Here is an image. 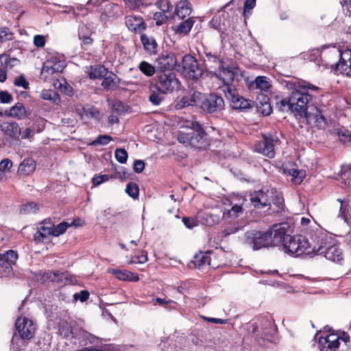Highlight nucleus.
I'll list each match as a JSON object with an SVG mask.
<instances>
[{
  "label": "nucleus",
  "mask_w": 351,
  "mask_h": 351,
  "mask_svg": "<svg viewBox=\"0 0 351 351\" xmlns=\"http://www.w3.org/2000/svg\"><path fill=\"white\" fill-rule=\"evenodd\" d=\"M289 225L287 223H281L274 225L268 231L271 237V246L282 245L287 240L289 234Z\"/></svg>",
  "instance_id": "nucleus-17"
},
{
  "label": "nucleus",
  "mask_w": 351,
  "mask_h": 351,
  "mask_svg": "<svg viewBox=\"0 0 351 351\" xmlns=\"http://www.w3.org/2000/svg\"><path fill=\"white\" fill-rule=\"evenodd\" d=\"M274 193L271 195V204H274L276 206H278L279 208H281L283 206V197L282 196L281 193L277 191L274 189H271Z\"/></svg>",
  "instance_id": "nucleus-47"
},
{
  "label": "nucleus",
  "mask_w": 351,
  "mask_h": 351,
  "mask_svg": "<svg viewBox=\"0 0 351 351\" xmlns=\"http://www.w3.org/2000/svg\"><path fill=\"white\" fill-rule=\"evenodd\" d=\"M71 226V224L66 221H63L54 226L53 228V237H59L64 234L66 230Z\"/></svg>",
  "instance_id": "nucleus-45"
},
{
  "label": "nucleus",
  "mask_w": 351,
  "mask_h": 351,
  "mask_svg": "<svg viewBox=\"0 0 351 351\" xmlns=\"http://www.w3.org/2000/svg\"><path fill=\"white\" fill-rule=\"evenodd\" d=\"M14 84L15 86L22 87L24 89L29 88V83L23 75H20L14 80Z\"/></svg>",
  "instance_id": "nucleus-60"
},
{
  "label": "nucleus",
  "mask_w": 351,
  "mask_h": 351,
  "mask_svg": "<svg viewBox=\"0 0 351 351\" xmlns=\"http://www.w3.org/2000/svg\"><path fill=\"white\" fill-rule=\"evenodd\" d=\"M18 259L17 253L12 250L0 253V277H10L13 274V265Z\"/></svg>",
  "instance_id": "nucleus-14"
},
{
  "label": "nucleus",
  "mask_w": 351,
  "mask_h": 351,
  "mask_svg": "<svg viewBox=\"0 0 351 351\" xmlns=\"http://www.w3.org/2000/svg\"><path fill=\"white\" fill-rule=\"evenodd\" d=\"M35 129L28 127L23 131L21 130L20 136L22 139H32L34 136Z\"/></svg>",
  "instance_id": "nucleus-59"
},
{
  "label": "nucleus",
  "mask_w": 351,
  "mask_h": 351,
  "mask_svg": "<svg viewBox=\"0 0 351 351\" xmlns=\"http://www.w3.org/2000/svg\"><path fill=\"white\" fill-rule=\"evenodd\" d=\"M65 61L56 57L47 60L43 65L41 76L45 80H49L53 77L54 75H58L65 67Z\"/></svg>",
  "instance_id": "nucleus-13"
},
{
  "label": "nucleus",
  "mask_w": 351,
  "mask_h": 351,
  "mask_svg": "<svg viewBox=\"0 0 351 351\" xmlns=\"http://www.w3.org/2000/svg\"><path fill=\"white\" fill-rule=\"evenodd\" d=\"M17 333L12 339V345L16 349H21L25 346L24 341L31 339L36 330V324L30 319L23 317H19L15 323Z\"/></svg>",
  "instance_id": "nucleus-4"
},
{
  "label": "nucleus",
  "mask_w": 351,
  "mask_h": 351,
  "mask_svg": "<svg viewBox=\"0 0 351 351\" xmlns=\"http://www.w3.org/2000/svg\"><path fill=\"white\" fill-rule=\"evenodd\" d=\"M112 109L114 112H117L118 114L122 113L125 111V106L120 101H114L112 103Z\"/></svg>",
  "instance_id": "nucleus-64"
},
{
  "label": "nucleus",
  "mask_w": 351,
  "mask_h": 351,
  "mask_svg": "<svg viewBox=\"0 0 351 351\" xmlns=\"http://www.w3.org/2000/svg\"><path fill=\"white\" fill-rule=\"evenodd\" d=\"M251 327L252 335L258 344L263 346L265 341H275L274 335L277 328L271 319L265 317L258 322L252 324Z\"/></svg>",
  "instance_id": "nucleus-5"
},
{
  "label": "nucleus",
  "mask_w": 351,
  "mask_h": 351,
  "mask_svg": "<svg viewBox=\"0 0 351 351\" xmlns=\"http://www.w3.org/2000/svg\"><path fill=\"white\" fill-rule=\"evenodd\" d=\"M206 66L215 70V75L227 85L232 83L239 75V69L235 62L224 61L217 55L206 53L204 58Z\"/></svg>",
  "instance_id": "nucleus-2"
},
{
  "label": "nucleus",
  "mask_w": 351,
  "mask_h": 351,
  "mask_svg": "<svg viewBox=\"0 0 351 351\" xmlns=\"http://www.w3.org/2000/svg\"><path fill=\"white\" fill-rule=\"evenodd\" d=\"M279 143L280 139L276 134L269 133L263 135V141L259 143L257 150L269 158H273L276 154L274 147Z\"/></svg>",
  "instance_id": "nucleus-16"
},
{
  "label": "nucleus",
  "mask_w": 351,
  "mask_h": 351,
  "mask_svg": "<svg viewBox=\"0 0 351 351\" xmlns=\"http://www.w3.org/2000/svg\"><path fill=\"white\" fill-rule=\"evenodd\" d=\"M256 5V0H245L244 3L243 14L245 16L250 14V10Z\"/></svg>",
  "instance_id": "nucleus-62"
},
{
  "label": "nucleus",
  "mask_w": 351,
  "mask_h": 351,
  "mask_svg": "<svg viewBox=\"0 0 351 351\" xmlns=\"http://www.w3.org/2000/svg\"><path fill=\"white\" fill-rule=\"evenodd\" d=\"M276 108L278 110L285 112H292V107L291 106L290 97L288 99H283L280 101H278L276 105Z\"/></svg>",
  "instance_id": "nucleus-44"
},
{
  "label": "nucleus",
  "mask_w": 351,
  "mask_h": 351,
  "mask_svg": "<svg viewBox=\"0 0 351 351\" xmlns=\"http://www.w3.org/2000/svg\"><path fill=\"white\" fill-rule=\"evenodd\" d=\"M111 273L113 274L117 278L121 280L137 282L139 280L137 274L129 271L125 269L119 270L112 269L111 270Z\"/></svg>",
  "instance_id": "nucleus-35"
},
{
  "label": "nucleus",
  "mask_w": 351,
  "mask_h": 351,
  "mask_svg": "<svg viewBox=\"0 0 351 351\" xmlns=\"http://www.w3.org/2000/svg\"><path fill=\"white\" fill-rule=\"evenodd\" d=\"M21 210H23L25 212L27 213H35L38 210V206L35 202H31L25 204H23L22 206Z\"/></svg>",
  "instance_id": "nucleus-58"
},
{
  "label": "nucleus",
  "mask_w": 351,
  "mask_h": 351,
  "mask_svg": "<svg viewBox=\"0 0 351 351\" xmlns=\"http://www.w3.org/2000/svg\"><path fill=\"white\" fill-rule=\"evenodd\" d=\"M14 33L8 27H0V43L14 39Z\"/></svg>",
  "instance_id": "nucleus-43"
},
{
  "label": "nucleus",
  "mask_w": 351,
  "mask_h": 351,
  "mask_svg": "<svg viewBox=\"0 0 351 351\" xmlns=\"http://www.w3.org/2000/svg\"><path fill=\"white\" fill-rule=\"evenodd\" d=\"M202 100L200 108L206 113H218L224 109L223 99L217 94L205 95Z\"/></svg>",
  "instance_id": "nucleus-12"
},
{
  "label": "nucleus",
  "mask_w": 351,
  "mask_h": 351,
  "mask_svg": "<svg viewBox=\"0 0 351 351\" xmlns=\"http://www.w3.org/2000/svg\"><path fill=\"white\" fill-rule=\"evenodd\" d=\"M130 10H135L143 5L142 0H123Z\"/></svg>",
  "instance_id": "nucleus-54"
},
{
  "label": "nucleus",
  "mask_w": 351,
  "mask_h": 351,
  "mask_svg": "<svg viewBox=\"0 0 351 351\" xmlns=\"http://www.w3.org/2000/svg\"><path fill=\"white\" fill-rule=\"evenodd\" d=\"M158 69L161 71H171L177 64V59L173 53H162L157 59Z\"/></svg>",
  "instance_id": "nucleus-22"
},
{
  "label": "nucleus",
  "mask_w": 351,
  "mask_h": 351,
  "mask_svg": "<svg viewBox=\"0 0 351 351\" xmlns=\"http://www.w3.org/2000/svg\"><path fill=\"white\" fill-rule=\"evenodd\" d=\"M114 156L118 162L121 164L125 163L128 159V152L125 149L119 148L115 150Z\"/></svg>",
  "instance_id": "nucleus-51"
},
{
  "label": "nucleus",
  "mask_w": 351,
  "mask_h": 351,
  "mask_svg": "<svg viewBox=\"0 0 351 351\" xmlns=\"http://www.w3.org/2000/svg\"><path fill=\"white\" fill-rule=\"evenodd\" d=\"M18 62L16 58H10L5 53L0 55V82L6 80L7 70L13 67Z\"/></svg>",
  "instance_id": "nucleus-26"
},
{
  "label": "nucleus",
  "mask_w": 351,
  "mask_h": 351,
  "mask_svg": "<svg viewBox=\"0 0 351 351\" xmlns=\"http://www.w3.org/2000/svg\"><path fill=\"white\" fill-rule=\"evenodd\" d=\"M221 213L219 208L208 211H201L197 213V219L202 224L212 226L218 223L221 219Z\"/></svg>",
  "instance_id": "nucleus-21"
},
{
  "label": "nucleus",
  "mask_w": 351,
  "mask_h": 351,
  "mask_svg": "<svg viewBox=\"0 0 351 351\" xmlns=\"http://www.w3.org/2000/svg\"><path fill=\"white\" fill-rule=\"evenodd\" d=\"M53 237V228L41 227L40 225L37 228V231L34 235V239L36 243H47L50 241V237Z\"/></svg>",
  "instance_id": "nucleus-32"
},
{
  "label": "nucleus",
  "mask_w": 351,
  "mask_h": 351,
  "mask_svg": "<svg viewBox=\"0 0 351 351\" xmlns=\"http://www.w3.org/2000/svg\"><path fill=\"white\" fill-rule=\"evenodd\" d=\"M204 96L205 95H203L200 92L194 91L192 95H189L191 106H199L200 108V104L202 102V99H203Z\"/></svg>",
  "instance_id": "nucleus-48"
},
{
  "label": "nucleus",
  "mask_w": 351,
  "mask_h": 351,
  "mask_svg": "<svg viewBox=\"0 0 351 351\" xmlns=\"http://www.w3.org/2000/svg\"><path fill=\"white\" fill-rule=\"evenodd\" d=\"M59 332L64 337H69L73 333L71 326L66 322H62L60 324Z\"/></svg>",
  "instance_id": "nucleus-49"
},
{
  "label": "nucleus",
  "mask_w": 351,
  "mask_h": 351,
  "mask_svg": "<svg viewBox=\"0 0 351 351\" xmlns=\"http://www.w3.org/2000/svg\"><path fill=\"white\" fill-rule=\"evenodd\" d=\"M156 5L165 13L169 12L172 8V5L169 0H158L156 2Z\"/></svg>",
  "instance_id": "nucleus-52"
},
{
  "label": "nucleus",
  "mask_w": 351,
  "mask_h": 351,
  "mask_svg": "<svg viewBox=\"0 0 351 351\" xmlns=\"http://www.w3.org/2000/svg\"><path fill=\"white\" fill-rule=\"evenodd\" d=\"M153 19L156 21V25L160 26L167 21L168 17L165 12H157L154 14Z\"/></svg>",
  "instance_id": "nucleus-56"
},
{
  "label": "nucleus",
  "mask_w": 351,
  "mask_h": 351,
  "mask_svg": "<svg viewBox=\"0 0 351 351\" xmlns=\"http://www.w3.org/2000/svg\"><path fill=\"white\" fill-rule=\"evenodd\" d=\"M254 84L256 88L264 91L267 90L271 86L269 79L265 76L257 77L254 80Z\"/></svg>",
  "instance_id": "nucleus-41"
},
{
  "label": "nucleus",
  "mask_w": 351,
  "mask_h": 351,
  "mask_svg": "<svg viewBox=\"0 0 351 351\" xmlns=\"http://www.w3.org/2000/svg\"><path fill=\"white\" fill-rule=\"evenodd\" d=\"M111 141H112V138L109 135H99L95 141H93L92 145H108Z\"/></svg>",
  "instance_id": "nucleus-55"
},
{
  "label": "nucleus",
  "mask_w": 351,
  "mask_h": 351,
  "mask_svg": "<svg viewBox=\"0 0 351 351\" xmlns=\"http://www.w3.org/2000/svg\"><path fill=\"white\" fill-rule=\"evenodd\" d=\"M241 230V227L238 225H233L230 226L222 231V234L223 237H228L230 234H235Z\"/></svg>",
  "instance_id": "nucleus-61"
},
{
  "label": "nucleus",
  "mask_w": 351,
  "mask_h": 351,
  "mask_svg": "<svg viewBox=\"0 0 351 351\" xmlns=\"http://www.w3.org/2000/svg\"><path fill=\"white\" fill-rule=\"evenodd\" d=\"M271 239L268 231L251 230L247 232L245 234V243L254 250L271 246Z\"/></svg>",
  "instance_id": "nucleus-8"
},
{
  "label": "nucleus",
  "mask_w": 351,
  "mask_h": 351,
  "mask_svg": "<svg viewBox=\"0 0 351 351\" xmlns=\"http://www.w3.org/2000/svg\"><path fill=\"white\" fill-rule=\"evenodd\" d=\"M183 73L190 79L197 80L202 77L203 69L192 56H184L182 61Z\"/></svg>",
  "instance_id": "nucleus-11"
},
{
  "label": "nucleus",
  "mask_w": 351,
  "mask_h": 351,
  "mask_svg": "<svg viewBox=\"0 0 351 351\" xmlns=\"http://www.w3.org/2000/svg\"><path fill=\"white\" fill-rule=\"evenodd\" d=\"M183 21L176 25L172 27V29L176 34L186 36L191 32L194 23H195V17L191 16Z\"/></svg>",
  "instance_id": "nucleus-27"
},
{
  "label": "nucleus",
  "mask_w": 351,
  "mask_h": 351,
  "mask_svg": "<svg viewBox=\"0 0 351 351\" xmlns=\"http://www.w3.org/2000/svg\"><path fill=\"white\" fill-rule=\"evenodd\" d=\"M107 74V69L102 65L91 66L88 72V75L90 79H99Z\"/></svg>",
  "instance_id": "nucleus-40"
},
{
  "label": "nucleus",
  "mask_w": 351,
  "mask_h": 351,
  "mask_svg": "<svg viewBox=\"0 0 351 351\" xmlns=\"http://www.w3.org/2000/svg\"><path fill=\"white\" fill-rule=\"evenodd\" d=\"M336 69L343 74L351 75V49L341 51Z\"/></svg>",
  "instance_id": "nucleus-23"
},
{
  "label": "nucleus",
  "mask_w": 351,
  "mask_h": 351,
  "mask_svg": "<svg viewBox=\"0 0 351 351\" xmlns=\"http://www.w3.org/2000/svg\"><path fill=\"white\" fill-rule=\"evenodd\" d=\"M289 173L292 176V180L295 184H300L305 176L304 171L295 169H290Z\"/></svg>",
  "instance_id": "nucleus-46"
},
{
  "label": "nucleus",
  "mask_w": 351,
  "mask_h": 351,
  "mask_svg": "<svg viewBox=\"0 0 351 351\" xmlns=\"http://www.w3.org/2000/svg\"><path fill=\"white\" fill-rule=\"evenodd\" d=\"M182 222L186 228L192 229L198 226L199 221V219H197V217L196 218L184 217L182 218Z\"/></svg>",
  "instance_id": "nucleus-53"
},
{
  "label": "nucleus",
  "mask_w": 351,
  "mask_h": 351,
  "mask_svg": "<svg viewBox=\"0 0 351 351\" xmlns=\"http://www.w3.org/2000/svg\"><path fill=\"white\" fill-rule=\"evenodd\" d=\"M350 340V336L346 332L338 331L321 336L319 338L318 346L320 351H336L339 347L340 341L347 343Z\"/></svg>",
  "instance_id": "nucleus-7"
},
{
  "label": "nucleus",
  "mask_w": 351,
  "mask_h": 351,
  "mask_svg": "<svg viewBox=\"0 0 351 351\" xmlns=\"http://www.w3.org/2000/svg\"><path fill=\"white\" fill-rule=\"evenodd\" d=\"M303 117L306 119L308 123H315V125L320 129H324L326 125L327 122L326 118L316 107L313 106L311 110H308L306 114H304Z\"/></svg>",
  "instance_id": "nucleus-24"
},
{
  "label": "nucleus",
  "mask_w": 351,
  "mask_h": 351,
  "mask_svg": "<svg viewBox=\"0 0 351 351\" xmlns=\"http://www.w3.org/2000/svg\"><path fill=\"white\" fill-rule=\"evenodd\" d=\"M79 114H80L82 119H99V110L91 105H85L83 106L82 110H78Z\"/></svg>",
  "instance_id": "nucleus-36"
},
{
  "label": "nucleus",
  "mask_w": 351,
  "mask_h": 351,
  "mask_svg": "<svg viewBox=\"0 0 351 351\" xmlns=\"http://www.w3.org/2000/svg\"><path fill=\"white\" fill-rule=\"evenodd\" d=\"M195 267L200 268L204 265H210V256L208 252H199L193 257L192 261Z\"/></svg>",
  "instance_id": "nucleus-38"
},
{
  "label": "nucleus",
  "mask_w": 351,
  "mask_h": 351,
  "mask_svg": "<svg viewBox=\"0 0 351 351\" xmlns=\"http://www.w3.org/2000/svg\"><path fill=\"white\" fill-rule=\"evenodd\" d=\"M124 21L128 30L132 32L138 33L147 29V24L143 18L134 13L127 14L124 18Z\"/></svg>",
  "instance_id": "nucleus-20"
},
{
  "label": "nucleus",
  "mask_w": 351,
  "mask_h": 351,
  "mask_svg": "<svg viewBox=\"0 0 351 351\" xmlns=\"http://www.w3.org/2000/svg\"><path fill=\"white\" fill-rule=\"evenodd\" d=\"M1 130L7 136L12 138H18L21 133V128L15 122H3L0 124Z\"/></svg>",
  "instance_id": "nucleus-28"
},
{
  "label": "nucleus",
  "mask_w": 351,
  "mask_h": 351,
  "mask_svg": "<svg viewBox=\"0 0 351 351\" xmlns=\"http://www.w3.org/2000/svg\"><path fill=\"white\" fill-rule=\"evenodd\" d=\"M245 200V198L241 196L238 197V202H235V200L232 199L230 201L228 205L224 204V207L219 208V210L221 211V219L225 221H231L237 218L243 213V204Z\"/></svg>",
  "instance_id": "nucleus-10"
},
{
  "label": "nucleus",
  "mask_w": 351,
  "mask_h": 351,
  "mask_svg": "<svg viewBox=\"0 0 351 351\" xmlns=\"http://www.w3.org/2000/svg\"><path fill=\"white\" fill-rule=\"evenodd\" d=\"M99 19L101 22H107L111 19H117L122 13L117 4L105 1L99 8Z\"/></svg>",
  "instance_id": "nucleus-19"
},
{
  "label": "nucleus",
  "mask_w": 351,
  "mask_h": 351,
  "mask_svg": "<svg viewBox=\"0 0 351 351\" xmlns=\"http://www.w3.org/2000/svg\"><path fill=\"white\" fill-rule=\"evenodd\" d=\"M5 114L18 119H23L27 117L30 112H28L22 103L18 102L10 108L8 112H5Z\"/></svg>",
  "instance_id": "nucleus-30"
},
{
  "label": "nucleus",
  "mask_w": 351,
  "mask_h": 351,
  "mask_svg": "<svg viewBox=\"0 0 351 351\" xmlns=\"http://www.w3.org/2000/svg\"><path fill=\"white\" fill-rule=\"evenodd\" d=\"M189 106H191V103L188 95L183 97L180 101H178L176 107L177 109H182Z\"/></svg>",
  "instance_id": "nucleus-63"
},
{
  "label": "nucleus",
  "mask_w": 351,
  "mask_h": 351,
  "mask_svg": "<svg viewBox=\"0 0 351 351\" xmlns=\"http://www.w3.org/2000/svg\"><path fill=\"white\" fill-rule=\"evenodd\" d=\"M36 162L32 158H25L19 167L18 171L24 175H29L34 171Z\"/></svg>",
  "instance_id": "nucleus-37"
},
{
  "label": "nucleus",
  "mask_w": 351,
  "mask_h": 351,
  "mask_svg": "<svg viewBox=\"0 0 351 351\" xmlns=\"http://www.w3.org/2000/svg\"><path fill=\"white\" fill-rule=\"evenodd\" d=\"M103 77L101 86L105 90H114L118 87L120 79L117 75L108 71V74Z\"/></svg>",
  "instance_id": "nucleus-33"
},
{
  "label": "nucleus",
  "mask_w": 351,
  "mask_h": 351,
  "mask_svg": "<svg viewBox=\"0 0 351 351\" xmlns=\"http://www.w3.org/2000/svg\"><path fill=\"white\" fill-rule=\"evenodd\" d=\"M285 83L287 88L292 90L289 95L292 112L295 116L303 117L312 108L308 106V104L313 97L312 93L317 92L319 87L296 78L287 80Z\"/></svg>",
  "instance_id": "nucleus-1"
},
{
  "label": "nucleus",
  "mask_w": 351,
  "mask_h": 351,
  "mask_svg": "<svg viewBox=\"0 0 351 351\" xmlns=\"http://www.w3.org/2000/svg\"><path fill=\"white\" fill-rule=\"evenodd\" d=\"M283 243V250L287 254L300 256L302 254L308 247V241L301 235L289 236Z\"/></svg>",
  "instance_id": "nucleus-9"
},
{
  "label": "nucleus",
  "mask_w": 351,
  "mask_h": 351,
  "mask_svg": "<svg viewBox=\"0 0 351 351\" xmlns=\"http://www.w3.org/2000/svg\"><path fill=\"white\" fill-rule=\"evenodd\" d=\"M144 49L150 55L156 54L158 47V43L153 36L141 34L140 37Z\"/></svg>",
  "instance_id": "nucleus-31"
},
{
  "label": "nucleus",
  "mask_w": 351,
  "mask_h": 351,
  "mask_svg": "<svg viewBox=\"0 0 351 351\" xmlns=\"http://www.w3.org/2000/svg\"><path fill=\"white\" fill-rule=\"evenodd\" d=\"M317 254H324L326 259L333 262H339L342 258V252L341 249L335 245L328 247L325 250L324 247L320 245L316 250Z\"/></svg>",
  "instance_id": "nucleus-25"
},
{
  "label": "nucleus",
  "mask_w": 351,
  "mask_h": 351,
  "mask_svg": "<svg viewBox=\"0 0 351 351\" xmlns=\"http://www.w3.org/2000/svg\"><path fill=\"white\" fill-rule=\"evenodd\" d=\"M256 110L263 116H268L272 112V108L269 102V98L265 95L258 97L256 99Z\"/></svg>",
  "instance_id": "nucleus-34"
},
{
  "label": "nucleus",
  "mask_w": 351,
  "mask_h": 351,
  "mask_svg": "<svg viewBox=\"0 0 351 351\" xmlns=\"http://www.w3.org/2000/svg\"><path fill=\"white\" fill-rule=\"evenodd\" d=\"M139 70L147 76H152L156 71L155 67L146 61H142L138 65Z\"/></svg>",
  "instance_id": "nucleus-42"
},
{
  "label": "nucleus",
  "mask_w": 351,
  "mask_h": 351,
  "mask_svg": "<svg viewBox=\"0 0 351 351\" xmlns=\"http://www.w3.org/2000/svg\"><path fill=\"white\" fill-rule=\"evenodd\" d=\"M186 128H190L192 132L181 133L178 136L180 143L199 149L204 148L208 144L207 134L199 122L195 121H189Z\"/></svg>",
  "instance_id": "nucleus-3"
},
{
  "label": "nucleus",
  "mask_w": 351,
  "mask_h": 351,
  "mask_svg": "<svg viewBox=\"0 0 351 351\" xmlns=\"http://www.w3.org/2000/svg\"><path fill=\"white\" fill-rule=\"evenodd\" d=\"M192 12L191 3L187 0H182L176 6L173 14L180 19H184Z\"/></svg>",
  "instance_id": "nucleus-29"
},
{
  "label": "nucleus",
  "mask_w": 351,
  "mask_h": 351,
  "mask_svg": "<svg viewBox=\"0 0 351 351\" xmlns=\"http://www.w3.org/2000/svg\"><path fill=\"white\" fill-rule=\"evenodd\" d=\"M274 191L263 187L258 191H255L250 195V199L254 207L263 208L271 205V198Z\"/></svg>",
  "instance_id": "nucleus-18"
},
{
  "label": "nucleus",
  "mask_w": 351,
  "mask_h": 351,
  "mask_svg": "<svg viewBox=\"0 0 351 351\" xmlns=\"http://www.w3.org/2000/svg\"><path fill=\"white\" fill-rule=\"evenodd\" d=\"M331 133L337 135L339 141L344 144H351V132L343 128H334Z\"/></svg>",
  "instance_id": "nucleus-39"
},
{
  "label": "nucleus",
  "mask_w": 351,
  "mask_h": 351,
  "mask_svg": "<svg viewBox=\"0 0 351 351\" xmlns=\"http://www.w3.org/2000/svg\"><path fill=\"white\" fill-rule=\"evenodd\" d=\"M224 93L227 99L230 101L232 108L238 110H247L252 108V101L240 96L237 90L230 86L224 89Z\"/></svg>",
  "instance_id": "nucleus-15"
},
{
  "label": "nucleus",
  "mask_w": 351,
  "mask_h": 351,
  "mask_svg": "<svg viewBox=\"0 0 351 351\" xmlns=\"http://www.w3.org/2000/svg\"><path fill=\"white\" fill-rule=\"evenodd\" d=\"M125 192L133 198L137 197L138 196V185L134 182L128 183L125 188Z\"/></svg>",
  "instance_id": "nucleus-50"
},
{
  "label": "nucleus",
  "mask_w": 351,
  "mask_h": 351,
  "mask_svg": "<svg viewBox=\"0 0 351 351\" xmlns=\"http://www.w3.org/2000/svg\"><path fill=\"white\" fill-rule=\"evenodd\" d=\"M338 201L340 202V208H339V217H341L346 222L348 221V204L343 202L341 199H338Z\"/></svg>",
  "instance_id": "nucleus-57"
},
{
  "label": "nucleus",
  "mask_w": 351,
  "mask_h": 351,
  "mask_svg": "<svg viewBox=\"0 0 351 351\" xmlns=\"http://www.w3.org/2000/svg\"><path fill=\"white\" fill-rule=\"evenodd\" d=\"M155 87L160 93L168 94L178 90L180 82L173 71H161L156 77Z\"/></svg>",
  "instance_id": "nucleus-6"
}]
</instances>
